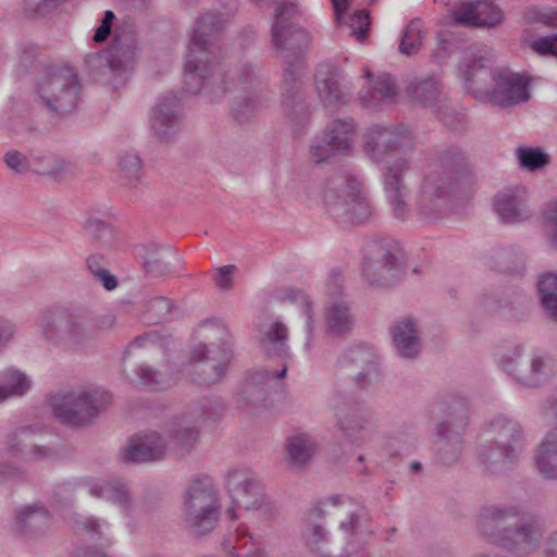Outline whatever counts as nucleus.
<instances>
[{"instance_id": "40", "label": "nucleus", "mask_w": 557, "mask_h": 557, "mask_svg": "<svg viewBox=\"0 0 557 557\" xmlns=\"http://www.w3.org/2000/svg\"><path fill=\"white\" fill-rule=\"evenodd\" d=\"M486 64L485 54H473L461 66V78L463 79L465 88L471 92L480 101L487 99V91L484 84V69Z\"/></svg>"}, {"instance_id": "36", "label": "nucleus", "mask_w": 557, "mask_h": 557, "mask_svg": "<svg viewBox=\"0 0 557 557\" xmlns=\"http://www.w3.org/2000/svg\"><path fill=\"white\" fill-rule=\"evenodd\" d=\"M284 449L286 461L293 467L302 468L317 454L319 442L312 434L299 432L286 438Z\"/></svg>"}, {"instance_id": "8", "label": "nucleus", "mask_w": 557, "mask_h": 557, "mask_svg": "<svg viewBox=\"0 0 557 557\" xmlns=\"http://www.w3.org/2000/svg\"><path fill=\"white\" fill-rule=\"evenodd\" d=\"M323 199L329 213L338 221L364 223L372 215V207L360 183L345 173L338 172L327 177Z\"/></svg>"}, {"instance_id": "12", "label": "nucleus", "mask_w": 557, "mask_h": 557, "mask_svg": "<svg viewBox=\"0 0 557 557\" xmlns=\"http://www.w3.org/2000/svg\"><path fill=\"white\" fill-rule=\"evenodd\" d=\"M331 408L336 418V428L350 444L361 446L371 440V413L361 401L337 392L332 398Z\"/></svg>"}, {"instance_id": "41", "label": "nucleus", "mask_w": 557, "mask_h": 557, "mask_svg": "<svg viewBox=\"0 0 557 557\" xmlns=\"http://www.w3.org/2000/svg\"><path fill=\"white\" fill-rule=\"evenodd\" d=\"M227 557H267L265 549L252 537L246 527H239L224 545Z\"/></svg>"}, {"instance_id": "54", "label": "nucleus", "mask_w": 557, "mask_h": 557, "mask_svg": "<svg viewBox=\"0 0 557 557\" xmlns=\"http://www.w3.org/2000/svg\"><path fill=\"white\" fill-rule=\"evenodd\" d=\"M218 351L221 357H232L225 344H199L191 350V362H211V359H218Z\"/></svg>"}, {"instance_id": "37", "label": "nucleus", "mask_w": 557, "mask_h": 557, "mask_svg": "<svg viewBox=\"0 0 557 557\" xmlns=\"http://www.w3.org/2000/svg\"><path fill=\"white\" fill-rule=\"evenodd\" d=\"M262 351L273 358L287 359L290 356L288 329L282 322H273L259 336Z\"/></svg>"}, {"instance_id": "53", "label": "nucleus", "mask_w": 557, "mask_h": 557, "mask_svg": "<svg viewBox=\"0 0 557 557\" xmlns=\"http://www.w3.org/2000/svg\"><path fill=\"white\" fill-rule=\"evenodd\" d=\"M542 226L546 239L557 249V200L544 203L542 208Z\"/></svg>"}, {"instance_id": "13", "label": "nucleus", "mask_w": 557, "mask_h": 557, "mask_svg": "<svg viewBox=\"0 0 557 557\" xmlns=\"http://www.w3.org/2000/svg\"><path fill=\"white\" fill-rule=\"evenodd\" d=\"M78 92V78L70 67H49L38 83L40 98L50 110L60 114L75 109Z\"/></svg>"}, {"instance_id": "10", "label": "nucleus", "mask_w": 557, "mask_h": 557, "mask_svg": "<svg viewBox=\"0 0 557 557\" xmlns=\"http://www.w3.org/2000/svg\"><path fill=\"white\" fill-rule=\"evenodd\" d=\"M220 517L216 491L209 479L194 480L184 496V521L196 535L212 531Z\"/></svg>"}, {"instance_id": "24", "label": "nucleus", "mask_w": 557, "mask_h": 557, "mask_svg": "<svg viewBox=\"0 0 557 557\" xmlns=\"http://www.w3.org/2000/svg\"><path fill=\"white\" fill-rule=\"evenodd\" d=\"M169 441L156 431L134 435L120 451L123 462H150L162 460L168 451Z\"/></svg>"}, {"instance_id": "45", "label": "nucleus", "mask_w": 557, "mask_h": 557, "mask_svg": "<svg viewBox=\"0 0 557 557\" xmlns=\"http://www.w3.org/2000/svg\"><path fill=\"white\" fill-rule=\"evenodd\" d=\"M356 132V124L352 119H337L333 121L325 136L331 145L342 154L351 148V139Z\"/></svg>"}, {"instance_id": "51", "label": "nucleus", "mask_w": 557, "mask_h": 557, "mask_svg": "<svg viewBox=\"0 0 557 557\" xmlns=\"http://www.w3.org/2000/svg\"><path fill=\"white\" fill-rule=\"evenodd\" d=\"M177 309L172 301L165 297L158 296L147 302V320L151 324L169 321L176 317Z\"/></svg>"}, {"instance_id": "48", "label": "nucleus", "mask_w": 557, "mask_h": 557, "mask_svg": "<svg viewBox=\"0 0 557 557\" xmlns=\"http://www.w3.org/2000/svg\"><path fill=\"white\" fill-rule=\"evenodd\" d=\"M519 166L529 172H535L546 166L550 157L541 147L519 146L515 150Z\"/></svg>"}, {"instance_id": "3", "label": "nucleus", "mask_w": 557, "mask_h": 557, "mask_svg": "<svg viewBox=\"0 0 557 557\" xmlns=\"http://www.w3.org/2000/svg\"><path fill=\"white\" fill-rule=\"evenodd\" d=\"M298 13L297 4L282 1L275 5L271 25V47L286 66L283 72V109L295 128L304 127L309 121L308 106L301 92L300 76L304 66L302 54L311 44L310 34L290 23Z\"/></svg>"}, {"instance_id": "56", "label": "nucleus", "mask_w": 557, "mask_h": 557, "mask_svg": "<svg viewBox=\"0 0 557 557\" xmlns=\"http://www.w3.org/2000/svg\"><path fill=\"white\" fill-rule=\"evenodd\" d=\"M119 168L123 177L129 182L136 181L141 173V160L137 152L125 151L120 156Z\"/></svg>"}, {"instance_id": "27", "label": "nucleus", "mask_w": 557, "mask_h": 557, "mask_svg": "<svg viewBox=\"0 0 557 557\" xmlns=\"http://www.w3.org/2000/svg\"><path fill=\"white\" fill-rule=\"evenodd\" d=\"M342 368H348L356 372L355 383L360 388L369 386L377 375L375 354L371 346L356 344L348 347L337 359Z\"/></svg>"}, {"instance_id": "6", "label": "nucleus", "mask_w": 557, "mask_h": 557, "mask_svg": "<svg viewBox=\"0 0 557 557\" xmlns=\"http://www.w3.org/2000/svg\"><path fill=\"white\" fill-rule=\"evenodd\" d=\"M431 414L437 458L443 465H454L463 449L462 432L468 425V408L461 398L448 396L435 403Z\"/></svg>"}, {"instance_id": "14", "label": "nucleus", "mask_w": 557, "mask_h": 557, "mask_svg": "<svg viewBox=\"0 0 557 557\" xmlns=\"http://www.w3.org/2000/svg\"><path fill=\"white\" fill-rule=\"evenodd\" d=\"M362 252L361 273L368 284L389 286L399 280L400 263L391 242L386 239L368 242Z\"/></svg>"}, {"instance_id": "52", "label": "nucleus", "mask_w": 557, "mask_h": 557, "mask_svg": "<svg viewBox=\"0 0 557 557\" xmlns=\"http://www.w3.org/2000/svg\"><path fill=\"white\" fill-rule=\"evenodd\" d=\"M422 23L419 20H412L403 32L399 44V51L406 55L416 54L423 42Z\"/></svg>"}, {"instance_id": "55", "label": "nucleus", "mask_w": 557, "mask_h": 557, "mask_svg": "<svg viewBox=\"0 0 557 557\" xmlns=\"http://www.w3.org/2000/svg\"><path fill=\"white\" fill-rule=\"evenodd\" d=\"M137 375L139 377V383L150 389H164L171 383L170 377L145 364L137 368Z\"/></svg>"}, {"instance_id": "4", "label": "nucleus", "mask_w": 557, "mask_h": 557, "mask_svg": "<svg viewBox=\"0 0 557 557\" xmlns=\"http://www.w3.org/2000/svg\"><path fill=\"white\" fill-rule=\"evenodd\" d=\"M544 533L543 518L532 510L517 506L490 508V544L528 556L541 546Z\"/></svg>"}, {"instance_id": "32", "label": "nucleus", "mask_w": 557, "mask_h": 557, "mask_svg": "<svg viewBox=\"0 0 557 557\" xmlns=\"http://www.w3.org/2000/svg\"><path fill=\"white\" fill-rule=\"evenodd\" d=\"M363 73L368 82L358 95L362 107L376 110L381 106H388L396 101V85L391 75L384 74L372 78L369 70L364 69Z\"/></svg>"}, {"instance_id": "25", "label": "nucleus", "mask_w": 557, "mask_h": 557, "mask_svg": "<svg viewBox=\"0 0 557 557\" xmlns=\"http://www.w3.org/2000/svg\"><path fill=\"white\" fill-rule=\"evenodd\" d=\"M315 89L323 106L332 111L346 104L351 91L343 74L337 69L330 66H321L318 70Z\"/></svg>"}, {"instance_id": "15", "label": "nucleus", "mask_w": 557, "mask_h": 557, "mask_svg": "<svg viewBox=\"0 0 557 557\" xmlns=\"http://www.w3.org/2000/svg\"><path fill=\"white\" fill-rule=\"evenodd\" d=\"M490 460L513 463L523 449L525 440L520 423L503 413L490 421Z\"/></svg>"}, {"instance_id": "20", "label": "nucleus", "mask_w": 557, "mask_h": 557, "mask_svg": "<svg viewBox=\"0 0 557 557\" xmlns=\"http://www.w3.org/2000/svg\"><path fill=\"white\" fill-rule=\"evenodd\" d=\"M494 88L490 101L499 108H512L527 102L530 97V81L518 73L499 71L493 75Z\"/></svg>"}, {"instance_id": "34", "label": "nucleus", "mask_w": 557, "mask_h": 557, "mask_svg": "<svg viewBox=\"0 0 557 557\" xmlns=\"http://www.w3.org/2000/svg\"><path fill=\"white\" fill-rule=\"evenodd\" d=\"M449 24L463 27L487 25V0H460L447 15Z\"/></svg>"}, {"instance_id": "30", "label": "nucleus", "mask_w": 557, "mask_h": 557, "mask_svg": "<svg viewBox=\"0 0 557 557\" xmlns=\"http://www.w3.org/2000/svg\"><path fill=\"white\" fill-rule=\"evenodd\" d=\"M494 210L505 224H516L530 218L528 193L523 187L506 189L494 197Z\"/></svg>"}, {"instance_id": "7", "label": "nucleus", "mask_w": 557, "mask_h": 557, "mask_svg": "<svg viewBox=\"0 0 557 557\" xmlns=\"http://www.w3.org/2000/svg\"><path fill=\"white\" fill-rule=\"evenodd\" d=\"M336 509L338 532L336 539L343 557H359L374 534V527L367 508L359 502L341 495L330 497Z\"/></svg>"}, {"instance_id": "29", "label": "nucleus", "mask_w": 557, "mask_h": 557, "mask_svg": "<svg viewBox=\"0 0 557 557\" xmlns=\"http://www.w3.org/2000/svg\"><path fill=\"white\" fill-rule=\"evenodd\" d=\"M500 363L503 369L521 384L536 386L541 376L549 371L553 360L548 357L528 359L520 354H516L515 358H504Z\"/></svg>"}, {"instance_id": "57", "label": "nucleus", "mask_w": 557, "mask_h": 557, "mask_svg": "<svg viewBox=\"0 0 557 557\" xmlns=\"http://www.w3.org/2000/svg\"><path fill=\"white\" fill-rule=\"evenodd\" d=\"M341 154L326 136L315 138L311 148L310 156L317 163L327 161L331 158Z\"/></svg>"}, {"instance_id": "64", "label": "nucleus", "mask_w": 557, "mask_h": 557, "mask_svg": "<svg viewBox=\"0 0 557 557\" xmlns=\"http://www.w3.org/2000/svg\"><path fill=\"white\" fill-rule=\"evenodd\" d=\"M116 319L112 313L94 315L90 312V326H92V337L98 332L108 331L114 327Z\"/></svg>"}, {"instance_id": "43", "label": "nucleus", "mask_w": 557, "mask_h": 557, "mask_svg": "<svg viewBox=\"0 0 557 557\" xmlns=\"http://www.w3.org/2000/svg\"><path fill=\"white\" fill-rule=\"evenodd\" d=\"M83 230L92 243L100 247H113L116 242V231L107 221L97 218L94 213L88 214L83 223Z\"/></svg>"}, {"instance_id": "16", "label": "nucleus", "mask_w": 557, "mask_h": 557, "mask_svg": "<svg viewBox=\"0 0 557 557\" xmlns=\"http://www.w3.org/2000/svg\"><path fill=\"white\" fill-rule=\"evenodd\" d=\"M412 146V133L401 125L374 124L368 128L364 141L367 154L375 161H380L391 151L403 148L411 149Z\"/></svg>"}, {"instance_id": "62", "label": "nucleus", "mask_w": 557, "mask_h": 557, "mask_svg": "<svg viewBox=\"0 0 557 557\" xmlns=\"http://www.w3.org/2000/svg\"><path fill=\"white\" fill-rule=\"evenodd\" d=\"M532 48L540 54L557 57V35L540 37L532 42Z\"/></svg>"}, {"instance_id": "23", "label": "nucleus", "mask_w": 557, "mask_h": 557, "mask_svg": "<svg viewBox=\"0 0 557 557\" xmlns=\"http://www.w3.org/2000/svg\"><path fill=\"white\" fill-rule=\"evenodd\" d=\"M305 523L302 537L312 554L318 557H343L336 535L331 537L325 529V518L320 508L311 509Z\"/></svg>"}, {"instance_id": "31", "label": "nucleus", "mask_w": 557, "mask_h": 557, "mask_svg": "<svg viewBox=\"0 0 557 557\" xmlns=\"http://www.w3.org/2000/svg\"><path fill=\"white\" fill-rule=\"evenodd\" d=\"M392 344L396 354L405 359H414L421 352V332L418 321L412 317L396 320L389 326Z\"/></svg>"}, {"instance_id": "1", "label": "nucleus", "mask_w": 557, "mask_h": 557, "mask_svg": "<svg viewBox=\"0 0 557 557\" xmlns=\"http://www.w3.org/2000/svg\"><path fill=\"white\" fill-rule=\"evenodd\" d=\"M221 29L222 18L216 13L207 12L197 20L184 67L185 91L196 95L205 90L211 100L228 94L234 121L242 126L250 125L260 108L262 82L250 62L235 65L224 76L215 73L214 40Z\"/></svg>"}, {"instance_id": "49", "label": "nucleus", "mask_w": 557, "mask_h": 557, "mask_svg": "<svg viewBox=\"0 0 557 557\" xmlns=\"http://www.w3.org/2000/svg\"><path fill=\"white\" fill-rule=\"evenodd\" d=\"M29 387V379L20 370L7 369L0 373V388L4 392V400L24 395Z\"/></svg>"}, {"instance_id": "33", "label": "nucleus", "mask_w": 557, "mask_h": 557, "mask_svg": "<svg viewBox=\"0 0 557 557\" xmlns=\"http://www.w3.org/2000/svg\"><path fill=\"white\" fill-rule=\"evenodd\" d=\"M323 320L325 334L330 337H345L354 329L356 317L351 304L346 298L327 299Z\"/></svg>"}, {"instance_id": "17", "label": "nucleus", "mask_w": 557, "mask_h": 557, "mask_svg": "<svg viewBox=\"0 0 557 557\" xmlns=\"http://www.w3.org/2000/svg\"><path fill=\"white\" fill-rule=\"evenodd\" d=\"M218 407L210 399L193 405L186 413L177 418L170 430V438L181 450L187 451L198 438V424L213 418Z\"/></svg>"}, {"instance_id": "58", "label": "nucleus", "mask_w": 557, "mask_h": 557, "mask_svg": "<svg viewBox=\"0 0 557 557\" xmlns=\"http://www.w3.org/2000/svg\"><path fill=\"white\" fill-rule=\"evenodd\" d=\"M370 26L369 13L364 10L356 11L349 16L348 27L350 28V36L356 37L358 40H363L368 34Z\"/></svg>"}, {"instance_id": "47", "label": "nucleus", "mask_w": 557, "mask_h": 557, "mask_svg": "<svg viewBox=\"0 0 557 557\" xmlns=\"http://www.w3.org/2000/svg\"><path fill=\"white\" fill-rule=\"evenodd\" d=\"M247 494V499L252 503L249 507H243L245 510L252 511L257 518L271 520L278 513V509L271 498L264 493L261 482L252 486Z\"/></svg>"}, {"instance_id": "63", "label": "nucleus", "mask_w": 557, "mask_h": 557, "mask_svg": "<svg viewBox=\"0 0 557 557\" xmlns=\"http://www.w3.org/2000/svg\"><path fill=\"white\" fill-rule=\"evenodd\" d=\"M76 165L66 160H55L53 166L46 172V175L54 180H62L75 174Z\"/></svg>"}, {"instance_id": "50", "label": "nucleus", "mask_w": 557, "mask_h": 557, "mask_svg": "<svg viewBox=\"0 0 557 557\" xmlns=\"http://www.w3.org/2000/svg\"><path fill=\"white\" fill-rule=\"evenodd\" d=\"M71 527L75 532L86 533L91 540L99 541L102 544H111V540L106 536L104 530L108 523L100 521L95 517H79L71 520Z\"/></svg>"}, {"instance_id": "60", "label": "nucleus", "mask_w": 557, "mask_h": 557, "mask_svg": "<svg viewBox=\"0 0 557 557\" xmlns=\"http://www.w3.org/2000/svg\"><path fill=\"white\" fill-rule=\"evenodd\" d=\"M325 288L329 299L346 298L344 294V277L341 271L333 270L330 272Z\"/></svg>"}, {"instance_id": "39", "label": "nucleus", "mask_w": 557, "mask_h": 557, "mask_svg": "<svg viewBox=\"0 0 557 557\" xmlns=\"http://www.w3.org/2000/svg\"><path fill=\"white\" fill-rule=\"evenodd\" d=\"M226 486L230 491L234 504L238 507H249L252 505L247 499V494L260 480L247 468L230 469L226 473Z\"/></svg>"}, {"instance_id": "42", "label": "nucleus", "mask_w": 557, "mask_h": 557, "mask_svg": "<svg viewBox=\"0 0 557 557\" xmlns=\"http://www.w3.org/2000/svg\"><path fill=\"white\" fill-rule=\"evenodd\" d=\"M216 358L211 359V362H191V376L196 383L210 385L219 382L224 376L230 358L221 357L219 354Z\"/></svg>"}, {"instance_id": "19", "label": "nucleus", "mask_w": 557, "mask_h": 557, "mask_svg": "<svg viewBox=\"0 0 557 557\" xmlns=\"http://www.w3.org/2000/svg\"><path fill=\"white\" fill-rule=\"evenodd\" d=\"M409 170L410 164L405 158L393 159L385 166L384 191L392 213L398 220H405L409 213V205L406 201L408 186L404 180Z\"/></svg>"}, {"instance_id": "59", "label": "nucleus", "mask_w": 557, "mask_h": 557, "mask_svg": "<svg viewBox=\"0 0 557 557\" xmlns=\"http://www.w3.org/2000/svg\"><path fill=\"white\" fill-rule=\"evenodd\" d=\"M60 0H24V11L30 17L45 16L51 12Z\"/></svg>"}, {"instance_id": "35", "label": "nucleus", "mask_w": 557, "mask_h": 557, "mask_svg": "<svg viewBox=\"0 0 557 557\" xmlns=\"http://www.w3.org/2000/svg\"><path fill=\"white\" fill-rule=\"evenodd\" d=\"M81 484L88 487V493L91 496L110 500L120 506L124 511L129 510L132 507L128 487L122 479L88 480Z\"/></svg>"}, {"instance_id": "11", "label": "nucleus", "mask_w": 557, "mask_h": 557, "mask_svg": "<svg viewBox=\"0 0 557 557\" xmlns=\"http://www.w3.org/2000/svg\"><path fill=\"white\" fill-rule=\"evenodd\" d=\"M42 336L52 343L82 344L92 338L90 311L66 308L45 311L40 317Z\"/></svg>"}, {"instance_id": "28", "label": "nucleus", "mask_w": 557, "mask_h": 557, "mask_svg": "<svg viewBox=\"0 0 557 557\" xmlns=\"http://www.w3.org/2000/svg\"><path fill=\"white\" fill-rule=\"evenodd\" d=\"M407 91L414 102L431 108L442 122L450 123L449 117L454 110L448 99L441 97V85L435 77L416 78L409 84Z\"/></svg>"}, {"instance_id": "9", "label": "nucleus", "mask_w": 557, "mask_h": 557, "mask_svg": "<svg viewBox=\"0 0 557 557\" xmlns=\"http://www.w3.org/2000/svg\"><path fill=\"white\" fill-rule=\"evenodd\" d=\"M111 401L108 392L100 388L59 393L51 399L54 416L63 423L83 426L92 423Z\"/></svg>"}, {"instance_id": "61", "label": "nucleus", "mask_w": 557, "mask_h": 557, "mask_svg": "<svg viewBox=\"0 0 557 557\" xmlns=\"http://www.w3.org/2000/svg\"><path fill=\"white\" fill-rule=\"evenodd\" d=\"M4 162L9 169L17 174H25L29 170L27 158L20 151L12 150L4 156Z\"/></svg>"}, {"instance_id": "18", "label": "nucleus", "mask_w": 557, "mask_h": 557, "mask_svg": "<svg viewBox=\"0 0 557 557\" xmlns=\"http://www.w3.org/2000/svg\"><path fill=\"white\" fill-rule=\"evenodd\" d=\"M287 367L284 364L278 371L260 369L252 372L244 382L238 394V406L247 411H253L267 405L269 395L277 379L286 375Z\"/></svg>"}, {"instance_id": "44", "label": "nucleus", "mask_w": 557, "mask_h": 557, "mask_svg": "<svg viewBox=\"0 0 557 557\" xmlns=\"http://www.w3.org/2000/svg\"><path fill=\"white\" fill-rule=\"evenodd\" d=\"M136 250L143 258V267L148 274L160 276L170 272L169 262L156 243L139 245Z\"/></svg>"}, {"instance_id": "21", "label": "nucleus", "mask_w": 557, "mask_h": 557, "mask_svg": "<svg viewBox=\"0 0 557 557\" xmlns=\"http://www.w3.org/2000/svg\"><path fill=\"white\" fill-rule=\"evenodd\" d=\"M44 429L38 425H25L8 435V450L26 461L53 459L57 451L40 442Z\"/></svg>"}, {"instance_id": "5", "label": "nucleus", "mask_w": 557, "mask_h": 557, "mask_svg": "<svg viewBox=\"0 0 557 557\" xmlns=\"http://www.w3.org/2000/svg\"><path fill=\"white\" fill-rule=\"evenodd\" d=\"M139 50L132 24H119L113 40L106 50L89 53L85 63L90 75L101 84L117 88L123 86L133 71Z\"/></svg>"}, {"instance_id": "22", "label": "nucleus", "mask_w": 557, "mask_h": 557, "mask_svg": "<svg viewBox=\"0 0 557 557\" xmlns=\"http://www.w3.org/2000/svg\"><path fill=\"white\" fill-rule=\"evenodd\" d=\"M181 100L173 94L159 98L150 114V129L163 143H168L177 134L182 123Z\"/></svg>"}, {"instance_id": "46", "label": "nucleus", "mask_w": 557, "mask_h": 557, "mask_svg": "<svg viewBox=\"0 0 557 557\" xmlns=\"http://www.w3.org/2000/svg\"><path fill=\"white\" fill-rule=\"evenodd\" d=\"M537 290L546 314L557 322V273L542 274L537 281Z\"/></svg>"}, {"instance_id": "38", "label": "nucleus", "mask_w": 557, "mask_h": 557, "mask_svg": "<svg viewBox=\"0 0 557 557\" xmlns=\"http://www.w3.org/2000/svg\"><path fill=\"white\" fill-rule=\"evenodd\" d=\"M534 467L546 480H557V428L536 446Z\"/></svg>"}, {"instance_id": "2", "label": "nucleus", "mask_w": 557, "mask_h": 557, "mask_svg": "<svg viewBox=\"0 0 557 557\" xmlns=\"http://www.w3.org/2000/svg\"><path fill=\"white\" fill-rule=\"evenodd\" d=\"M476 185L465 152L456 146L437 149L414 196V211L423 220L445 215L451 202L469 197Z\"/></svg>"}, {"instance_id": "26", "label": "nucleus", "mask_w": 557, "mask_h": 557, "mask_svg": "<svg viewBox=\"0 0 557 557\" xmlns=\"http://www.w3.org/2000/svg\"><path fill=\"white\" fill-rule=\"evenodd\" d=\"M52 530V516L45 505L34 503L15 510V531L24 540H39Z\"/></svg>"}]
</instances>
